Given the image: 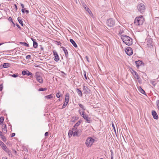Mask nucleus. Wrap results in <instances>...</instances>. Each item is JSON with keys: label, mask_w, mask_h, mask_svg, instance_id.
<instances>
[{"label": "nucleus", "mask_w": 159, "mask_h": 159, "mask_svg": "<svg viewBox=\"0 0 159 159\" xmlns=\"http://www.w3.org/2000/svg\"><path fill=\"white\" fill-rule=\"evenodd\" d=\"M67 104H67L66 103V102H65L64 104L62 106L61 109H63V108H65L66 107V106L67 105Z\"/></svg>", "instance_id": "34"}, {"label": "nucleus", "mask_w": 159, "mask_h": 159, "mask_svg": "<svg viewBox=\"0 0 159 159\" xmlns=\"http://www.w3.org/2000/svg\"><path fill=\"white\" fill-rule=\"evenodd\" d=\"M76 91L79 96L81 97L82 96V92L78 88L76 89Z\"/></svg>", "instance_id": "17"}, {"label": "nucleus", "mask_w": 159, "mask_h": 159, "mask_svg": "<svg viewBox=\"0 0 159 159\" xmlns=\"http://www.w3.org/2000/svg\"><path fill=\"white\" fill-rule=\"evenodd\" d=\"M41 50L43 51V47H41L40 48Z\"/></svg>", "instance_id": "57"}, {"label": "nucleus", "mask_w": 159, "mask_h": 159, "mask_svg": "<svg viewBox=\"0 0 159 159\" xmlns=\"http://www.w3.org/2000/svg\"><path fill=\"white\" fill-rule=\"evenodd\" d=\"M152 114L154 119L157 120L158 119V116L155 111L152 110Z\"/></svg>", "instance_id": "9"}, {"label": "nucleus", "mask_w": 159, "mask_h": 159, "mask_svg": "<svg viewBox=\"0 0 159 159\" xmlns=\"http://www.w3.org/2000/svg\"><path fill=\"white\" fill-rule=\"evenodd\" d=\"M139 91L142 93L145 94V91L141 88V87H139L138 88Z\"/></svg>", "instance_id": "18"}, {"label": "nucleus", "mask_w": 159, "mask_h": 159, "mask_svg": "<svg viewBox=\"0 0 159 159\" xmlns=\"http://www.w3.org/2000/svg\"><path fill=\"white\" fill-rule=\"evenodd\" d=\"M131 72L135 79H136L137 80L139 79V76L135 71L132 69L131 70Z\"/></svg>", "instance_id": "7"}, {"label": "nucleus", "mask_w": 159, "mask_h": 159, "mask_svg": "<svg viewBox=\"0 0 159 159\" xmlns=\"http://www.w3.org/2000/svg\"><path fill=\"white\" fill-rule=\"evenodd\" d=\"M121 38L123 42L128 46H130L133 43L132 39L128 36L122 34L121 35Z\"/></svg>", "instance_id": "1"}, {"label": "nucleus", "mask_w": 159, "mask_h": 159, "mask_svg": "<svg viewBox=\"0 0 159 159\" xmlns=\"http://www.w3.org/2000/svg\"><path fill=\"white\" fill-rule=\"evenodd\" d=\"M60 92H59L56 94V96L57 98H59L60 97Z\"/></svg>", "instance_id": "35"}, {"label": "nucleus", "mask_w": 159, "mask_h": 159, "mask_svg": "<svg viewBox=\"0 0 159 159\" xmlns=\"http://www.w3.org/2000/svg\"><path fill=\"white\" fill-rule=\"evenodd\" d=\"M147 45L148 47H149L150 48H152L153 47L151 43H150L149 44L148 43Z\"/></svg>", "instance_id": "36"}, {"label": "nucleus", "mask_w": 159, "mask_h": 159, "mask_svg": "<svg viewBox=\"0 0 159 159\" xmlns=\"http://www.w3.org/2000/svg\"><path fill=\"white\" fill-rule=\"evenodd\" d=\"M3 43H0V46H1V45L3 44Z\"/></svg>", "instance_id": "63"}, {"label": "nucleus", "mask_w": 159, "mask_h": 159, "mask_svg": "<svg viewBox=\"0 0 159 159\" xmlns=\"http://www.w3.org/2000/svg\"><path fill=\"white\" fill-rule=\"evenodd\" d=\"M79 112L80 114L81 115H82V113L81 111L80 110H79Z\"/></svg>", "instance_id": "55"}, {"label": "nucleus", "mask_w": 159, "mask_h": 159, "mask_svg": "<svg viewBox=\"0 0 159 159\" xmlns=\"http://www.w3.org/2000/svg\"><path fill=\"white\" fill-rule=\"evenodd\" d=\"M2 66L3 68H7L10 66V64L8 63H5L3 64Z\"/></svg>", "instance_id": "22"}, {"label": "nucleus", "mask_w": 159, "mask_h": 159, "mask_svg": "<svg viewBox=\"0 0 159 159\" xmlns=\"http://www.w3.org/2000/svg\"><path fill=\"white\" fill-rule=\"evenodd\" d=\"M144 18L142 16L136 17L134 20V24L136 25H142L144 22Z\"/></svg>", "instance_id": "2"}, {"label": "nucleus", "mask_w": 159, "mask_h": 159, "mask_svg": "<svg viewBox=\"0 0 159 159\" xmlns=\"http://www.w3.org/2000/svg\"><path fill=\"white\" fill-rule=\"evenodd\" d=\"M83 89H84H84H85V86H84V87H83Z\"/></svg>", "instance_id": "64"}, {"label": "nucleus", "mask_w": 159, "mask_h": 159, "mask_svg": "<svg viewBox=\"0 0 159 159\" xmlns=\"http://www.w3.org/2000/svg\"><path fill=\"white\" fill-rule=\"evenodd\" d=\"M8 20L10 21H11V22H12V18L11 17H9V18H8Z\"/></svg>", "instance_id": "43"}, {"label": "nucleus", "mask_w": 159, "mask_h": 159, "mask_svg": "<svg viewBox=\"0 0 159 159\" xmlns=\"http://www.w3.org/2000/svg\"><path fill=\"white\" fill-rule=\"evenodd\" d=\"M151 83L153 85H155V81H152Z\"/></svg>", "instance_id": "47"}, {"label": "nucleus", "mask_w": 159, "mask_h": 159, "mask_svg": "<svg viewBox=\"0 0 159 159\" xmlns=\"http://www.w3.org/2000/svg\"><path fill=\"white\" fill-rule=\"evenodd\" d=\"M11 76L14 78H16L18 76V75L16 74H13L11 75Z\"/></svg>", "instance_id": "41"}, {"label": "nucleus", "mask_w": 159, "mask_h": 159, "mask_svg": "<svg viewBox=\"0 0 159 159\" xmlns=\"http://www.w3.org/2000/svg\"><path fill=\"white\" fill-rule=\"evenodd\" d=\"M46 90H47V88H40L38 90L39 91H45Z\"/></svg>", "instance_id": "30"}, {"label": "nucleus", "mask_w": 159, "mask_h": 159, "mask_svg": "<svg viewBox=\"0 0 159 159\" xmlns=\"http://www.w3.org/2000/svg\"><path fill=\"white\" fill-rule=\"evenodd\" d=\"M36 80L40 83L42 84L43 83V79L41 76L36 78Z\"/></svg>", "instance_id": "21"}, {"label": "nucleus", "mask_w": 159, "mask_h": 159, "mask_svg": "<svg viewBox=\"0 0 159 159\" xmlns=\"http://www.w3.org/2000/svg\"><path fill=\"white\" fill-rule=\"evenodd\" d=\"M25 12L27 14H28L29 13V11L28 10H25Z\"/></svg>", "instance_id": "45"}, {"label": "nucleus", "mask_w": 159, "mask_h": 159, "mask_svg": "<svg viewBox=\"0 0 159 159\" xmlns=\"http://www.w3.org/2000/svg\"><path fill=\"white\" fill-rule=\"evenodd\" d=\"M23 43H24V42H20V44H22L23 45Z\"/></svg>", "instance_id": "58"}, {"label": "nucleus", "mask_w": 159, "mask_h": 159, "mask_svg": "<svg viewBox=\"0 0 159 159\" xmlns=\"http://www.w3.org/2000/svg\"><path fill=\"white\" fill-rule=\"evenodd\" d=\"M61 48L64 52L66 57L67 58L68 56V53L67 50L63 47H61Z\"/></svg>", "instance_id": "15"}, {"label": "nucleus", "mask_w": 159, "mask_h": 159, "mask_svg": "<svg viewBox=\"0 0 159 159\" xmlns=\"http://www.w3.org/2000/svg\"><path fill=\"white\" fill-rule=\"evenodd\" d=\"M2 131L5 133H6L7 132V125L6 124H3L2 125Z\"/></svg>", "instance_id": "13"}, {"label": "nucleus", "mask_w": 159, "mask_h": 159, "mask_svg": "<svg viewBox=\"0 0 159 159\" xmlns=\"http://www.w3.org/2000/svg\"><path fill=\"white\" fill-rule=\"evenodd\" d=\"M73 131L70 130L68 133V136L69 137H70L72 134Z\"/></svg>", "instance_id": "31"}, {"label": "nucleus", "mask_w": 159, "mask_h": 159, "mask_svg": "<svg viewBox=\"0 0 159 159\" xmlns=\"http://www.w3.org/2000/svg\"><path fill=\"white\" fill-rule=\"evenodd\" d=\"M76 127H75V128H74H74L72 129V130L73 131L74 130H75L76 129H77V128Z\"/></svg>", "instance_id": "54"}, {"label": "nucleus", "mask_w": 159, "mask_h": 159, "mask_svg": "<svg viewBox=\"0 0 159 159\" xmlns=\"http://www.w3.org/2000/svg\"><path fill=\"white\" fill-rule=\"evenodd\" d=\"M113 152H112L111 153V159H113Z\"/></svg>", "instance_id": "51"}, {"label": "nucleus", "mask_w": 159, "mask_h": 159, "mask_svg": "<svg viewBox=\"0 0 159 159\" xmlns=\"http://www.w3.org/2000/svg\"><path fill=\"white\" fill-rule=\"evenodd\" d=\"M12 23V24L14 25H15V23H14V22L12 21V22H11Z\"/></svg>", "instance_id": "62"}, {"label": "nucleus", "mask_w": 159, "mask_h": 159, "mask_svg": "<svg viewBox=\"0 0 159 159\" xmlns=\"http://www.w3.org/2000/svg\"><path fill=\"white\" fill-rule=\"evenodd\" d=\"M85 58L88 62H89V57L87 56L85 57Z\"/></svg>", "instance_id": "46"}, {"label": "nucleus", "mask_w": 159, "mask_h": 159, "mask_svg": "<svg viewBox=\"0 0 159 159\" xmlns=\"http://www.w3.org/2000/svg\"><path fill=\"white\" fill-rule=\"evenodd\" d=\"M94 140L91 138H88L85 142V144L86 146L88 147H90L92 143L94 142Z\"/></svg>", "instance_id": "3"}, {"label": "nucleus", "mask_w": 159, "mask_h": 159, "mask_svg": "<svg viewBox=\"0 0 159 159\" xmlns=\"http://www.w3.org/2000/svg\"><path fill=\"white\" fill-rule=\"evenodd\" d=\"M125 51L126 53L129 56L133 54V51L132 49L130 47H127Z\"/></svg>", "instance_id": "6"}, {"label": "nucleus", "mask_w": 159, "mask_h": 159, "mask_svg": "<svg viewBox=\"0 0 159 159\" xmlns=\"http://www.w3.org/2000/svg\"><path fill=\"white\" fill-rule=\"evenodd\" d=\"M112 126L114 129V131L116 132L115 128V126L114 125V124L113 122H112Z\"/></svg>", "instance_id": "40"}, {"label": "nucleus", "mask_w": 159, "mask_h": 159, "mask_svg": "<svg viewBox=\"0 0 159 159\" xmlns=\"http://www.w3.org/2000/svg\"><path fill=\"white\" fill-rule=\"evenodd\" d=\"M22 74L23 75H27L29 76L30 75V72H29L28 70H23L22 72Z\"/></svg>", "instance_id": "14"}, {"label": "nucleus", "mask_w": 159, "mask_h": 159, "mask_svg": "<svg viewBox=\"0 0 159 159\" xmlns=\"http://www.w3.org/2000/svg\"><path fill=\"white\" fill-rule=\"evenodd\" d=\"M2 84L0 85V91H1L2 90Z\"/></svg>", "instance_id": "42"}, {"label": "nucleus", "mask_w": 159, "mask_h": 159, "mask_svg": "<svg viewBox=\"0 0 159 159\" xmlns=\"http://www.w3.org/2000/svg\"><path fill=\"white\" fill-rule=\"evenodd\" d=\"M0 145L3 150H5L6 149L7 147L6 145L2 142H1Z\"/></svg>", "instance_id": "23"}, {"label": "nucleus", "mask_w": 159, "mask_h": 159, "mask_svg": "<svg viewBox=\"0 0 159 159\" xmlns=\"http://www.w3.org/2000/svg\"><path fill=\"white\" fill-rule=\"evenodd\" d=\"M30 39L32 40L33 42V47L34 48H37L38 46V43L36 39L30 38Z\"/></svg>", "instance_id": "8"}, {"label": "nucleus", "mask_w": 159, "mask_h": 159, "mask_svg": "<svg viewBox=\"0 0 159 159\" xmlns=\"http://www.w3.org/2000/svg\"><path fill=\"white\" fill-rule=\"evenodd\" d=\"M48 132H46L45 134V136H48Z\"/></svg>", "instance_id": "49"}, {"label": "nucleus", "mask_w": 159, "mask_h": 159, "mask_svg": "<svg viewBox=\"0 0 159 159\" xmlns=\"http://www.w3.org/2000/svg\"><path fill=\"white\" fill-rule=\"evenodd\" d=\"M70 43L73 44V45L74 46V47H75V48L77 47V44L73 39H70Z\"/></svg>", "instance_id": "16"}, {"label": "nucleus", "mask_w": 159, "mask_h": 159, "mask_svg": "<svg viewBox=\"0 0 159 159\" xmlns=\"http://www.w3.org/2000/svg\"><path fill=\"white\" fill-rule=\"evenodd\" d=\"M16 25L19 29H21L19 25L18 24H16Z\"/></svg>", "instance_id": "50"}, {"label": "nucleus", "mask_w": 159, "mask_h": 159, "mask_svg": "<svg viewBox=\"0 0 159 159\" xmlns=\"http://www.w3.org/2000/svg\"><path fill=\"white\" fill-rule=\"evenodd\" d=\"M32 74L30 72V78L31 77V76H32Z\"/></svg>", "instance_id": "60"}, {"label": "nucleus", "mask_w": 159, "mask_h": 159, "mask_svg": "<svg viewBox=\"0 0 159 159\" xmlns=\"http://www.w3.org/2000/svg\"><path fill=\"white\" fill-rule=\"evenodd\" d=\"M81 116L85 120L86 119H87L88 117L85 114V113L84 111L82 112V115H81Z\"/></svg>", "instance_id": "19"}, {"label": "nucleus", "mask_w": 159, "mask_h": 159, "mask_svg": "<svg viewBox=\"0 0 159 159\" xmlns=\"http://www.w3.org/2000/svg\"><path fill=\"white\" fill-rule=\"evenodd\" d=\"M1 137L2 138V140L3 141L5 142L6 141V137L4 135L2 136Z\"/></svg>", "instance_id": "33"}, {"label": "nucleus", "mask_w": 159, "mask_h": 159, "mask_svg": "<svg viewBox=\"0 0 159 159\" xmlns=\"http://www.w3.org/2000/svg\"><path fill=\"white\" fill-rule=\"evenodd\" d=\"M2 159H7V157H3L2 158Z\"/></svg>", "instance_id": "59"}, {"label": "nucleus", "mask_w": 159, "mask_h": 159, "mask_svg": "<svg viewBox=\"0 0 159 159\" xmlns=\"http://www.w3.org/2000/svg\"><path fill=\"white\" fill-rule=\"evenodd\" d=\"M21 18L20 17H19L18 18V20L19 23L21 24V25L22 26H23V21H22V20L21 19Z\"/></svg>", "instance_id": "24"}, {"label": "nucleus", "mask_w": 159, "mask_h": 159, "mask_svg": "<svg viewBox=\"0 0 159 159\" xmlns=\"http://www.w3.org/2000/svg\"><path fill=\"white\" fill-rule=\"evenodd\" d=\"M79 105L80 107V108H81L83 110H85V108L84 106L82 104H79Z\"/></svg>", "instance_id": "28"}, {"label": "nucleus", "mask_w": 159, "mask_h": 159, "mask_svg": "<svg viewBox=\"0 0 159 159\" xmlns=\"http://www.w3.org/2000/svg\"><path fill=\"white\" fill-rule=\"evenodd\" d=\"M44 97L45 98L51 99L52 98L53 96L52 94H50L49 95L45 96Z\"/></svg>", "instance_id": "25"}, {"label": "nucleus", "mask_w": 159, "mask_h": 159, "mask_svg": "<svg viewBox=\"0 0 159 159\" xmlns=\"http://www.w3.org/2000/svg\"><path fill=\"white\" fill-rule=\"evenodd\" d=\"M137 8L139 11L142 13L144 12L145 6L143 3H140L138 5Z\"/></svg>", "instance_id": "4"}, {"label": "nucleus", "mask_w": 159, "mask_h": 159, "mask_svg": "<svg viewBox=\"0 0 159 159\" xmlns=\"http://www.w3.org/2000/svg\"><path fill=\"white\" fill-rule=\"evenodd\" d=\"M40 73L39 72H36L35 73V77L36 78V79L40 77Z\"/></svg>", "instance_id": "27"}, {"label": "nucleus", "mask_w": 159, "mask_h": 159, "mask_svg": "<svg viewBox=\"0 0 159 159\" xmlns=\"http://www.w3.org/2000/svg\"><path fill=\"white\" fill-rule=\"evenodd\" d=\"M135 63L136 65V67L138 68H139V66H141L142 64H143V63L141 61L139 60L136 61Z\"/></svg>", "instance_id": "12"}, {"label": "nucleus", "mask_w": 159, "mask_h": 159, "mask_svg": "<svg viewBox=\"0 0 159 159\" xmlns=\"http://www.w3.org/2000/svg\"><path fill=\"white\" fill-rule=\"evenodd\" d=\"M53 54L54 55L55 57V58L54 59V60L56 61H58L59 59V57L57 54V52H56L54 51Z\"/></svg>", "instance_id": "10"}, {"label": "nucleus", "mask_w": 159, "mask_h": 159, "mask_svg": "<svg viewBox=\"0 0 159 159\" xmlns=\"http://www.w3.org/2000/svg\"><path fill=\"white\" fill-rule=\"evenodd\" d=\"M15 8H17V6H16V4H15Z\"/></svg>", "instance_id": "61"}, {"label": "nucleus", "mask_w": 159, "mask_h": 159, "mask_svg": "<svg viewBox=\"0 0 159 159\" xmlns=\"http://www.w3.org/2000/svg\"><path fill=\"white\" fill-rule=\"evenodd\" d=\"M84 76L85 79L86 80H87V77L86 75V72L85 71H84Z\"/></svg>", "instance_id": "39"}, {"label": "nucleus", "mask_w": 159, "mask_h": 159, "mask_svg": "<svg viewBox=\"0 0 159 159\" xmlns=\"http://www.w3.org/2000/svg\"><path fill=\"white\" fill-rule=\"evenodd\" d=\"M107 25L109 27H112L115 25V22L114 20L112 19H108L106 22Z\"/></svg>", "instance_id": "5"}, {"label": "nucleus", "mask_w": 159, "mask_h": 159, "mask_svg": "<svg viewBox=\"0 0 159 159\" xmlns=\"http://www.w3.org/2000/svg\"><path fill=\"white\" fill-rule=\"evenodd\" d=\"M23 43V45L24 46H26V47H29V44H27L26 43Z\"/></svg>", "instance_id": "38"}, {"label": "nucleus", "mask_w": 159, "mask_h": 159, "mask_svg": "<svg viewBox=\"0 0 159 159\" xmlns=\"http://www.w3.org/2000/svg\"><path fill=\"white\" fill-rule=\"evenodd\" d=\"M4 120V118L2 116H1L0 118V125H1L3 122Z\"/></svg>", "instance_id": "26"}, {"label": "nucleus", "mask_w": 159, "mask_h": 159, "mask_svg": "<svg viewBox=\"0 0 159 159\" xmlns=\"http://www.w3.org/2000/svg\"><path fill=\"white\" fill-rule=\"evenodd\" d=\"M69 94L68 93H67L65 95V101L66 103L68 104L69 102Z\"/></svg>", "instance_id": "11"}, {"label": "nucleus", "mask_w": 159, "mask_h": 159, "mask_svg": "<svg viewBox=\"0 0 159 159\" xmlns=\"http://www.w3.org/2000/svg\"><path fill=\"white\" fill-rule=\"evenodd\" d=\"M25 9L24 8H22V9H21V11L22 12H23V13H24L25 12Z\"/></svg>", "instance_id": "44"}, {"label": "nucleus", "mask_w": 159, "mask_h": 159, "mask_svg": "<svg viewBox=\"0 0 159 159\" xmlns=\"http://www.w3.org/2000/svg\"><path fill=\"white\" fill-rule=\"evenodd\" d=\"M83 6L84 7V9L87 11H88L89 13L90 14V12L91 14H92V12H91L90 10V9L87 7V6L86 5H83Z\"/></svg>", "instance_id": "20"}, {"label": "nucleus", "mask_w": 159, "mask_h": 159, "mask_svg": "<svg viewBox=\"0 0 159 159\" xmlns=\"http://www.w3.org/2000/svg\"><path fill=\"white\" fill-rule=\"evenodd\" d=\"M86 120L88 123H89L91 122V120H90V119L88 117H87V119H86Z\"/></svg>", "instance_id": "37"}, {"label": "nucleus", "mask_w": 159, "mask_h": 159, "mask_svg": "<svg viewBox=\"0 0 159 159\" xmlns=\"http://www.w3.org/2000/svg\"><path fill=\"white\" fill-rule=\"evenodd\" d=\"M21 6L22 7V8H24V6L23 4L21 3Z\"/></svg>", "instance_id": "53"}, {"label": "nucleus", "mask_w": 159, "mask_h": 159, "mask_svg": "<svg viewBox=\"0 0 159 159\" xmlns=\"http://www.w3.org/2000/svg\"><path fill=\"white\" fill-rule=\"evenodd\" d=\"M26 58L27 59H29V58H30V55H27L26 57Z\"/></svg>", "instance_id": "52"}, {"label": "nucleus", "mask_w": 159, "mask_h": 159, "mask_svg": "<svg viewBox=\"0 0 159 159\" xmlns=\"http://www.w3.org/2000/svg\"><path fill=\"white\" fill-rule=\"evenodd\" d=\"M72 134L73 135V136H78L77 132L76 131L73 132V131Z\"/></svg>", "instance_id": "32"}, {"label": "nucleus", "mask_w": 159, "mask_h": 159, "mask_svg": "<svg viewBox=\"0 0 159 159\" xmlns=\"http://www.w3.org/2000/svg\"><path fill=\"white\" fill-rule=\"evenodd\" d=\"M3 135H2V132L1 131H0V136L1 137L2 136H3Z\"/></svg>", "instance_id": "56"}, {"label": "nucleus", "mask_w": 159, "mask_h": 159, "mask_svg": "<svg viewBox=\"0 0 159 159\" xmlns=\"http://www.w3.org/2000/svg\"><path fill=\"white\" fill-rule=\"evenodd\" d=\"M15 133H12L11 134V137H13L15 136Z\"/></svg>", "instance_id": "48"}, {"label": "nucleus", "mask_w": 159, "mask_h": 159, "mask_svg": "<svg viewBox=\"0 0 159 159\" xmlns=\"http://www.w3.org/2000/svg\"><path fill=\"white\" fill-rule=\"evenodd\" d=\"M80 124V121L77 122L74 125V127L75 128L76 127L78 126Z\"/></svg>", "instance_id": "29"}]
</instances>
